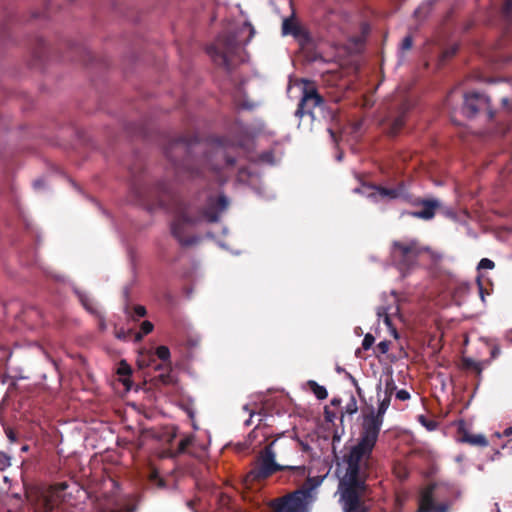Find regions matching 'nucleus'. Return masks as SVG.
<instances>
[{"instance_id": "c03bdc74", "label": "nucleus", "mask_w": 512, "mask_h": 512, "mask_svg": "<svg viewBox=\"0 0 512 512\" xmlns=\"http://www.w3.org/2000/svg\"><path fill=\"white\" fill-rule=\"evenodd\" d=\"M503 435L506 436V437H509L512 435V427H507L504 431H503Z\"/></svg>"}, {"instance_id": "c756f323", "label": "nucleus", "mask_w": 512, "mask_h": 512, "mask_svg": "<svg viewBox=\"0 0 512 512\" xmlns=\"http://www.w3.org/2000/svg\"><path fill=\"white\" fill-rule=\"evenodd\" d=\"M10 465V457L6 453L0 451V471H4Z\"/></svg>"}, {"instance_id": "37998d69", "label": "nucleus", "mask_w": 512, "mask_h": 512, "mask_svg": "<svg viewBox=\"0 0 512 512\" xmlns=\"http://www.w3.org/2000/svg\"><path fill=\"white\" fill-rule=\"evenodd\" d=\"M328 132H329V134H330L331 139H332L334 142H337L336 134H335V132L333 131V129H332V128H328Z\"/></svg>"}, {"instance_id": "864d4df0", "label": "nucleus", "mask_w": 512, "mask_h": 512, "mask_svg": "<svg viewBox=\"0 0 512 512\" xmlns=\"http://www.w3.org/2000/svg\"><path fill=\"white\" fill-rule=\"evenodd\" d=\"M40 184H41V181H36V182L34 183V185H35L36 187H37V186H39Z\"/></svg>"}, {"instance_id": "a18cd8bd", "label": "nucleus", "mask_w": 512, "mask_h": 512, "mask_svg": "<svg viewBox=\"0 0 512 512\" xmlns=\"http://www.w3.org/2000/svg\"><path fill=\"white\" fill-rule=\"evenodd\" d=\"M349 378L351 379V381H352L353 385H354L355 387H357V385H358V384H357L356 379H355L352 375H350V374H349Z\"/></svg>"}, {"instance_id": "ddd939ff", "label": "nucleus", "mask_w": 512, "mask_h": 512, "mask_svg": "<svg viewBox=\"0 0 512 512\" xmlns=\"http://www.w3.org/2000/svg\"><path fill=\"white\" fill-rule=\"evenodd\" d=\"M208 161L212 165V169L217 171L226 166H232L235 163L234 158L228 156L222 147H215L209 156Z\"/></svg>"}, {"instance_id": "2eb2a0df", "label": "nucleus", "mask_w": 512, "mask_h": 512, "mask_svg": "<svg viewBox=\"0 0 512 512\" xmlns=\"http://www.w3.org/2000/svg\"><path fill=\"white\" fill-rule=\"evenodd\" d=\"M399 314V306L396 303V299H393V303L387 306H380L377 308V316L383 319V322L388 328H392L391 318Z\"/></svg>"}, {"instance_id": "4c0bfd02", "label": "nucleus", "mask_w": 512, "mask_h": 512, "mask_svg": "<svg viewBox=\"0 0 512 512\" xmlns=\"http://www.w3.org/2000/svg\"><path fill=\"white\" fill-rule=\"evenodd\" d=\"M137 364H138L139 368H141V369L148 367L150 365V363L148 361L143 359V352L140 353V355L137 359Z\"/></svg>"}, {"instance_id": "8fccbe9b", "label": "nucleus", "mask_w": 512, "mask_h": 512, "mask_svg": "<svg viewBox=\"0 0 512 512\" xmlns=\"http://www.w3.org/2000/svg\"><path fill=\"white\" fill-rule=\"evenodd\" d=\"M340 403V400L338 399H333L332 400V404L335 405V404H339Z\"/></svg>"}, {"instance_id": "1a4fd4ad", "label": "nucleus", "mask_w": 512, "mask_h": 512, "mask_svg": "<svg viewBox=\"0 0 512 512\" xmlns=\"http://www.w3.org/2000/svg\"><path fill=\"white\" fill-rule=\"evenodd\" d=\"M445 487L434 485L425 488L419 499L416 512H447L451 508V501L442 499Z\"/></svg>"}, {"instance_id": "4be33fe9", "label": "nucleus", "mask_w": 512, "mask_h": 512, "mask_svg": "<svg viewBox=\"0 0 512 512\" xmlns=\"http://www.w3.org/2000/svg\"><path fill=\"white\" fill-rule=\"evenodd\" d=\"M418 421L428 430L434 431L438 427V423L435 420L428 419L424 415L418 416Z\"/></svg>"}, {"instance_id": "58836bf2", "label": "nucleus", "mask_w": 512, "mask_h": 512, "mask_svg": "<svg viewBox=\"0 0 512 512\" xmlns=\"http://www.w3.org/2000/svg\"><path fill=\"white\" fill-rule=\"evenodd\" d=\"M80 300H81V302H82L83 306H84L88 311L93 312V309H92V307H91L90 303L88 302V299H87V298H83V296L81 295V296H80Z\"/></svg>"}, {"instance_id": "f257e3e1", "label": "nucleus", "mask_w": 512, "mask_h": 512, "mask_svg": "<svg viewBox=\"0 0 512 512\" xmlns=\"http://www.w3.org/2000/svg\"><path fill=\"white\" fill-rule=\"evenodd\" d=\"M391 398L385 395L380 400L377 412L371 408L364 413L358 441L337 463L339 477V501L344 512H359L360 494L365 490V480L370 467L372 451L377 443Z\"/></svg>"}, {"instance_id": "6e6d98bb", "label": "nucleus", "mask_w": 512, "mask_h": 512, "mask_svg": "<svg viewBox=\"0 0 512 512\" xmlns=\"http://www.w3.org/2000/svg\"><path fill=\"white\" fill-rule=\"evenodd\" d=\"M195 174H197V173H196V172H194V171H191V172H190V176H191V177H193Z\"/></svg>"}, {"instance_id": "412c9836", "label": "nucleus", "mask_w": 512, "mask_h": 512, "mask_svg": "<svg viewBox=\"0 0 512 512\" xmlns=\"http://www.w3.org/2000/svg\"><path fill=\"white\" fill-rule=\"evenodd\" d=\"M150 483L157 488H165V481L162 479L156 470L151 471L149 475Z\"/></svg>"}, {"instance_id": "aec40b11", "label": "nucleus", "mask_w": 512, "mask_h": 512, "mask_svg": "<svg viewBox=\"0 0 512 512\" xmlns=\"http://www.w3.org/2000/svg\"><path fill=\"white\" fill-rule=\"evenodd\" d=\"M153 330V324L150 321H144L140 326V331L135 333V341H140L144 335Z\"/></svg>"}, {"instance_id": "f3484780", "label": "nucleus", "mask_w": 512, "mask_h": 512, "mask_svg": "<svg viewBox=\"0 0 512 512\" xmlns=\"http://www.w3.org/2000/svg\"><path fill=\"white\" fill-rule=\"evenodd\" d=\"M463 442L473 446L487 447L488 440L483 434H465L462 438Z\"/></svg>"}, {"instance_id": "20e7f679", "label": "nucleus", "mask_w": 512, "mask_h": 512, "mask_svg": "<svg viewBox=\"0 0 512 512\" xmlns=\"http://www.w3.org/2000/svg\"><path fill=\"white\" fill-rule=\"evenodd\" d=\"M321 484L318 477L308 478L298 490L270 502L272 512H307L317 498V487Z\"/></svg>"}, {"instance_id": "c85d7f7f", "label": "nucleus", "mask_w": 512, "mask_h": 512, "mask_svg": "<svg viewBox=\"0 0 512 512\" xmlns=\"http://www.w3.org/2000/svg\"><path fill=\"white\" fill-rule=\"evenodd\" d=\"M494 267H495L494 262L488 258H482L477 266V268L479 270L493 269Z\"/></svg>"}, {"instance_id": "393cba45", "label": "nucleus", "mask_w": 512, "mask_h": 512, "mask_svg": "<svg viewBox=\"0 0 512 512\" xmlns=\"http://www.w3.org/2000/svg\"><path fill=\"white\" fill-rule=\"evenodd\" d=\"M404 125V112H401V114L396 117L391 126V134H396L400 128Z\"/></svg>"}, {"instance_id": "9d476101", "label": "nucleus", "mask_w": 512, "mask_h": 512, "mask_svg": "<svg viewBox=\"0 0 512 512\" xmlns=\"http://www.w3.org/2000/svg\"><path fill=\"white\" fill-rule=\"evenodd\" d=\"M299 442L292 438H277L270 442L267 447L273 452V455L280 460L282 464L293 461L298 454Z\"/></svg>"}, {"instance_id": "473e14b6", "label": "nucleus", "mask_w": 512, "mask_h": 512, "mask_svg": "<svg viewBox=\"0 0 512 512\" xmlns=\"http://www.w3.org/2000/svg\"><path fill=\"white\" fill-rule=\"evenodd\" d=\"M146 315V308L141 305H137L134 308V315L133 318L138 319L141 317H144Z\"/></svg>"}, {"instance_id": "2f4dec72", "label": "nucleus", "mask_w": 512, "mask_h": 512, "mask_svg": "<svg viewBox=\"0 0 512 512\" xmlns=\"http://www.w3.org/2000/svg\"><path fill=\"white\" fill-rule=\"evenodd\" d=\"M395 389H396V385H395L393 379L387 380L386 384H385V395H389L391 398Z\"/></svg>"}, {"instance_id": "49530a36", "label": "nucleus", "mask_w": 512, "mask_h": 512, "mask_svg": "<svg viewBox=\"0 0 512 512\" xmlns=\"http://www.w3.org/2000/svg\"><path fill=\"white\" fill-rule=\"evenodd\" d=\"M396 473H397L398 478H400V479H404V478H406V476H407V473L400 474V473H398L397 471H396Z\"/></svg>"}, {"instance_id": "a211bd4d", "label": "nucleus", "mask_w": 512, "mask_h": 512, "mask_svg": "<svg viewBox=\"0 0 512 512\" xmlns=\"http://www.w3.org/2000/svg\"><path fill=\"white\" fill-rule=\"evenodd\" d=\"M299 27L292 18H285L282 24V32L284 35H297Z\"/></svg>"}, {"instance_id": "6ab92c4d", "label": "nucleus", "mask_w": 512, "mask_h": 512, "mask_svg": "<svg viewBox=\"0 0 512 512\" xmlns=\"http://www.w3.org/2000/svg\"><path fill=\"white\" fill-rule=\"evenodd\" d=\"M308 385L311 388L312 392L319 400H324L328 396V392L324 386L319 385L316 381L310 380L308 381Z\"/></svg>"}, {"instance_id": "39448f33", "label": "nucleus", "mask_w": 512, "mask_h": 512, "mask_svg": "<svg viewBox=\"0 0 512 512\" xmlns=\"http://www.w3.org/2000/svg\"><path fill=\"white\" fill-rule=\"evenodd\" d=\"M283 470H289L300 478L305 477L307 472L304 465L278 463L273 452L266 446L260 451L255 467L247 474L246 481L266 479L274 473Z\"/></svg>"}, {"instance_id": "f03ea898", "label": "nucleus", "mask_w": 512, "mask_h": 512, "mask_svg": "<svg viewBox=\"0 0 512 512\" xmlns=\"http://www.w3.org/2000/svg\"><path fill=\"white\" fill-rule=\"evenodd\" d=\"M228 207V200L225 196H209L206 205L200 212H195L193 206L182 209L171 223V234L182 246L194 245L199 238L191 236L190 230L202 222H217L219 215Z\"/></svg>"}, {"instance_id": "13d9d810", "label": "nucleus", "mask_w": 512, "mask_h": 512, "mask_svg": "<svg viewBox=\"0 0 512 512\" xmlns=\"http://www.w3.org/2000/svg\"><path fill=\"white\" fill-rule=\"evenodd\" d=\"M161 368H162V365H157V366L155 367V369H157V370H158V369H161Z\"/></svg>"}, {"instance_id": "c9c22d12", "label": "nucleus", "mask_w": 512, "mask_h": 512, "mask_svg": "<svg viewBox=\"0 0 512 512\" xmlns=\"http://www.w3.org/2000/svg\"><path fill=\"white\" fill-rule=\"evenodd\" d=\"M241 30H248L249 32V37L248 39L245 41V44L248 43L250 41V39L253 37L255 31H254V28L251 26V24L249 23H245L242 27Z\"/></svg>"}, {"instance_id": "a878e982", "label": "nucleus", "mask_w": 512, "mask_h": 512, "mask_svg": "<svg viewBox=\"0 0 512 512\" xmlns=\"http://www.w3.org/2000/svg\"><path fill=\"white\" fill-rule=\"evenodd\" d=\"M463 363H464L465 368L472 369L475 372H477L478 374H480L482 371V364L480 362H476L472 359L467 358V359H464Z\"/></svg>"}, {"instance_id": "603ef678", "label": "nucleus", "mask_w": 512, "mask_h": 512, "mask_svg": "<svg viewBox=\"0 0 512 512\" xmlns=\"http://www.w3.org/2000/svg\"><path fill=\"white\" fill-rule=\"evenodd\" d=\"M502 102H503V104H504V105H507V103H508V99H507V98H503V99H502Z\"/></svg>"}, {"instance_id": "3c124183", "label": "nucleus", "mask_w": 512, "mask_h": 512, "mask_svg": "<svg viewBox=\"0 0 512 512\" xmlns=\"http://www.w3.org/2000/svg\"><path fill=\"white\" fill-rule=\"evenodd\" d=\"M336 158H337V160H338V161H341V159H342V153H339V154L337 155V157H336Z\"/></svg>"}, {"instance_id": "6e6552de", "label": "nucleus", "mask_w": 512, "mask_h": 512, "mask_svg": "<svg viewBox=\"0 0 512 512\" xmlns=\"http://www.w3.org/2000/svg\"><path fill=\"white\" fill-rule=\"evenodd\" d=\"M305 84L295 116L301 119L304 115H309L311 121H314L317 118L315 111L322 112L325 108V101L314 86L310 85L308 81H305Z\"/></svg>"}, {"instance_id": "bf43d9fd", "label": "nucleus", "mask_w": 512, "mask_h": 512, "mask_svg": "<svg viewBox=\"0 0 512 512\" xmlns=\"http://www.w3.org/2000/svg\"><path fill=\"white\" fill-rule=\"evenodd\" d=\"M495 506H496L497 511L499 512L498 503H495Z\"/></svg>"}, {"instance_id": "bb28decb", "label": "nucleus", "mask_w": 512, "mask_h": 512, "mask_svg": "<svg viewBox=\"0 0 512 512\" xmlns=\"http://www.w3.org/2000/svg\"><path fill=\"white\" fill-rule=\"evenodd\" d=\"M502 15L506 19H512V0H505L502 6Z\"/></svg>"}, {"instance_id": "f704fd0d", "label": "nucleus", "mask_w": 512, "mask_h": 512, "mask_svg": "<svg viewBox=\"0 0 512 512\" xmlns=\"http://www.w3.org/2000/svg\"><path fill=\"white\" fill-rule=\"evenodd\" d=\"M396 398L401 401L410 399V393L407 390L401 389L396 392Z\"/></svg>"}, {"instance_id": "9b49d317", "label": "nucleus", "mask_w": 512, "mask_h": 512, "mask_svg": "<svg viewBox=\"0 0 512 512\" xmlns=\"http://www.w3.org/2000/svg\"><path fill=\"white\" fill-rule=\"evenodd\" d=\"M487 111L489 118L493 117V112L490 110L489 98L480 93H468L464 96L463 113L467 117H474L480 111Z\"/></svg>"}, {"instance_id": "a19ab883", "label": "nucleus", "mask_w": 512, "mask_h": 512, "mask_svg": "<svg viewBox=\"0 0 512 512\" xmlns=\"http://www.w3.org/2000/svg\"><path fill=\"white\" fill-rule=\"evenodd\" d=\"M6 435L11 442H14L16 440L15 434L10 429L6 430Z\"/></svg>"}, {"instance_id": "ea45409f", "label": "nucleus", "mask_w": 512, "mask_h": 512, "mask_svg": "<svg viewBox=\"0 0 512 512\" xmlns=\"http://www.w3.org/2000/svg\"><path fill=\"white\" fill-rule=\"evenodd\" d=\"M133 192L135 193L137 199H135V202L141 203L142 200L140 199L142 197V190L140 188H134Z\"/></svg>"}, {"instance_id": "7c9ffc66", "label": "nucleus", "mask_w": 512, "mask_h": 512, "mask_svg": "<svg viewBox=\"0 0 512 512\" xmlns=\"http://www.w3.org/2000/svg\"><path fill=\"white\" fill-rule=\"evenodd\" d=\"M374 341H375L374 337H373L371 334L367 333V334L364 336V339H363V341H362V347H363V349H364V350H368V349H370V348L372 347V345L374 344Z\"/></svg>"}, {"instance_id": "f8f14e48", "label": "nucleus", "mask_w": 512, "mask_h": 512, "mask_svg": "<svg viewBox=\"0 0 512 512\" xmlns=\"http://www.w3.org/2000/svg\"><path fill=\"white\" fill-rule=\"evenodd\" d=\"M410 204L415 207H420L421 209L407 212V214L411 217L422 220L433 219L436 211L441 207V202L436 198H415L410 201Z\"/></svg>"}, {"instance_id": "72a5a7b5", "label": "nucleus", "mask_w": 512, "mask_h": 512, "mask_svg": "<svg viewBox=\"0 0 512 512\" xmlns=\"http://www.w3.org/2000/svg\"><path fill=\"white\" fill-rule=\"evenodd\" d=\"M412 44H413V41H412V38L411 36H406L402 42H401V50L402 51H407L409 49H411L412 47Z\"/></svg>"}, {"instance_id": "09e8293b", "label": "nucleus", "mask_w": 512, "mask_h": 512, "mask_svg": "<svg viewBox=\"0 0 512 512\" xmlns=\"http://www.w3.org/2000/svg\"><path fill=\"white\" fill-rule=\"evenodd\" d=\"M455 53V49L451 50L450 52H446L447 56H452Z\"/></svg>"}, {"instance_id": "0eeeda50", "label": "nucleus", "mask_w": 512, "mask_h": 512, "mask_svg": "<svg viewBox=\"0 0 512 512\" xmlns=\"http://www.w3.org/2000/svg\"><path fill=\"white\" fill-rule=\"evenodd\" d=\"M241 43L234 34L219 36L214 44L207 48L208 55L212 60L226 69L230 68V56L235 54Z\"/></svg>"}, {"instance_id": "79ce46f5", "label": "nucleus", "mask_w": 512, "mask_h": 512, "mask_svg": "<svg viewBox=\"0 0 512 512\" xmlns=\"http://www.w3.org/2000/svg\"><path fill=\"white\" fill-rule=\"evenodd\" d=\"M379 348L381 349V351H382L383 353H385V352L387 351V349H388V345H387V343H386V342H380V343H379Z\"/></svg>"}, {"instance_id": "052dcab7", "label": "nucleus", "mask_w": 512, "mask_h": 512, "mask_svg": "<svg viewBox=\"0 0 512 512\" xmlns=\"http://www.w3.org/2000/svg\"><path fill=\"white\" fill-rule=\"evenodd\" d=\"M22 450H23V451H26V450H27V446H24V447L22 448Z\"/></svg>"}, {"instance_id": "dca6fc26", "label": "nucleus", "mask_w": 512, "mask_h": 512, "mask_svg": "<svg viewBox=\"0 0 512 512\" xmlns=\"http://www.w3.org/2000/svg\"><path fill=\"white\" fill-rule=\"evenodd\" d=\"M131 373V367L126 363V361L122 360L118 366L117 374L119 375L120 381L127 390H129L132 385V381L130 379Z\"/></svg>"}, {"instance_id": "e433bc0d", "label": "nucleus", "mask_w": 512, "mask_h": 512, "mask_svg": "<svg viewBox=\"0 0 512 512\" xmlns=\"http://www.w3.org/2000/svg\"><path fill=\"white\" fill-rule=\"evenodd\" d=\"M260 159L262 161L270 163V164L274 163L273 155L271 152H265V153L261 154Z\"/></svg>"}, {"instance_id": "5701e85b", "label": "nucleus", "mask_w": 512, "mask_h": 512, "mask_svg": "<svg viewBox=\"0 0 512 512\" xmlns=\"http://www.w3.org/2000/svg\"><path fill=\"white\" fill-rule=\"evenodd\" d=\"M357 401L353 395L350 396L348 403L344 407V412L348 415H353L357 412Z\"/></svg>"}, {"instance_id": "de8ad7c7", "label": "nucleus", "mask_w": 512, "mask_h": 512, "mask_svg": "<svg viewBox=\"0 0 512 512\" xmlns=\"http://www.w3.org/2000/svg\"><path fill=\"white\" fill-rule=\"evenodd\" d=\"M136 508V506L129 507L125 512H133V510H135Z\"/></svg>"}, {"instance_id": "423d86ee", "label": "nucleus", "mask_w": 512, "mask_h": 512, "mask_svg": "<svg viewBox=\"0 0 512 512\" xmlns=\"http://www.w3.org/2000/svg\"><path fill=\"white\" fill-rule=\"evenodd\" d=\"M72 488L78 490L76 485H70L67 482H61L50 487L32 486L26 489V496L32 504L37 503L47 510H53L61 502L68 501L66 490Z\"/></svg>"}, {"instance_id": "7ed1b4c3", "label": "nucleus", "mask_w": 512, "mask_h": 512, "mask_svg": "<svg viewBox=\"0 0 512 512\" xmlns=\"http://www.w3.org/2000/svg\"><path fill=\"white\" fill-rule=\"evenodd\" d=\"M424 253H428L435 261L442 258L441 254L432 251L414 238L396 240L391 245L392 261L403 277L417 266L418 258Z\"/></svg>"}, {"instance_id": "cd10ccee", "label": "nucleus", "mask_w": 512, "mask_h": 512, "mask_svg": "<svg viewBox=\"0 0 512 512\" xmlns=\"http://www.w3.org/2000/svg\"><path fill=\"white\" fill-rule=\"evenodd\" d=\"M193 441V438L192 436H185L183 437L180 442H179V445H178V452L179 453H183L186 451L187 447L191 445Z\"/></svg>"}, {"instance_id": "b1692460", "label": "nucleus", "mask_w": 512, "mask_h": 512, "mask_svg": "<svg viewBox=\"0 0 512 512\" xmlns=\"http://www.w3.org/2000/svg\"><path fill=\"white\" fill-rule=\"evenodd\" d=\"M155 353L157 357L164 362H167L170 359V350L167 346L162 345L157 347Z\"/></svg>"}, {"instance_id": "5fc2aeb1", "label": "nucleus", "mask_w": 512, "mask_h": 512, "mask_svg": "<svg viewBox=\"0 0 512 512\" xmlns=\"http://www.w3.org/2000/svg\"><path fill=\"white\" fill-rule=\"evenodd\" d=\"M421 8L415 10V15H418L420 13Z\"/></svg>"}, {"instance_id": "4d7b16f0", "label": "nucleus", "mask_w": 512, "mask_h": 512, "mask_svg": "<svg viewBox=\"0 0 512 512\" xmlns=\"http://www.w3.org/2000/svg\"><path fill=\"white\" fill-rule=\"evenodd\" d=\"M162 381L166 382V377L164 375H161Z\"/></svg>"}, {"instance_id": "4468645a", "label": "nucleus", "mask_w": 512, "mask_h": 512, "mask_svg": "<svg viewBox=\"0 0 512 512\" xmlns=\"http://www.w3.org/2000/svg\"><path fill=\"white\" fill-rule=\"evenodd\" d=\"M375 190V193L372 194L374 198L380 197L381 199L393 200L405 196V188L403 185L393 188L376 187Z\"/></svg>"}]
</instances>
